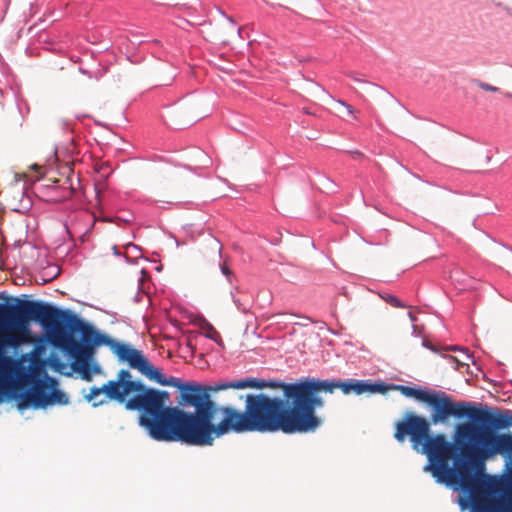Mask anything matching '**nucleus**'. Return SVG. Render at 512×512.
<instances>
[{"mask_svg":"<svg viewBox=\"0 0 512 512\" xmlns=\"http://www.w3.org/2000/svg\"><path fill=\"white\" fill-rule=\"evenodd\" d=\"M146 377L180 389L179 404L194 408V412H186L168 407L169 392L141 383L142 388L135 390L125 408L143 412L140 425L157 441L206 447L231 432L307 433L320 423L316 415L319 379L285 383L251 378L200 386L181 383L175 377L166 379L153 366Z\"/></svg>","mask_w":512,"mask_h":512,"instance_id":"obj_1","label":"nucleus"},{"mask_svg":"<svg viewBox=\"0 0 512 512\" xmlns=\"http://www.w3.org/2000/svg\"><path fill=\"white\" fill-rule=\"evenodd\" d=\"M13 300L15 304H0V324L7 326L0 332V368L11 361L5 355L6 349L16 350L33 341L31 321L40 323L50 342L73 359V370L85 381H91L93 374L100 372L99 365L91 363L95 347L100 345L108 346L119 361L127 362L145 376L152 368L141 351L100 333L70 310H61L40 301Z\"/></svg>","mask_w":512,"mask_h":512,"instance_id":"obj_2","label":"nucleus"},{"mask_svg":"<svg viewBox=\"0 0 512 512\" xmlns=\"http://www.w3.org/2000/svg\"><path fill=\"white\" fill-rule=\"evenodd\" d=\"M512 426V411L502 412L472 406L470 421L457 424L453 439L458 445L460 490L474 498L487 486L482 473L485 461L500 454L512 457V434L498 430ZM512 494V472L509 477Z\"/></svg>","mask_w":512,"mask_h":512,"instance_id":"obj_3","label":"nucleus"},{"mask_svg":"<svg viewBox=\"0 0 512 512\" xmlns=\"http://www.w3.org/2000/svg\"><path fill=\"white\" fill-rule=\"evenodd\" d=\"M430 422L414 412H406L402 419L395 423L394 438L402 443L409 437L414 449L421 446L430 464L425 467L437 482L455 486L460 489V472L458 468V445L447 441L444 434H430Z\"/></svg>","mask_w":512,"mask_h":512,"instance_id":"obj_4","label":"nucleus"},{"mask_svg":"<svg viewBox=\"0 0 512 512\" xmlns=\"http://www.w3.org/2000/svg\"><path fill=\"white\" fill-rule=\"evenodd\" d=\"M335 389H340L344 394L354 393L361 395L363 393H382L385 394L388 390L399 391L406 397L414 398L420 402H424L429 390L418 389L404 385H385L383 383L370 384L362 380H349V381H329L322 380V392L333 393Z\"/></svg>","mask_w":512,"mask_h":512,"instance_id":"obj_5","label":"nucleus"},{"mask_svg":"<svg viewBox=\"0 0 512 512\" xmlns=\"http://www.w3.org/2000/svg\"><path fill=\"white\" fill-rule=\"evenodd\" d=\"M142 388L140 381L132 380V375L128 370L122 369L117 374L116 380H109L101 387H92L85 396L88 402L94 407L105 403L104 399L98 400L101 394H105L109 400H115L119 403L128 401L127 396L134 395L135 390Z\"/></svg>","mask_w":512,"mask_h":512,"instance_id":"obj_6","label":"nucleus"},{"mask_svg":"<svg viewBox=\"0 0 512 512\" xmlns=\"http://www.w3.org/2000/svg\"><path fill=\"white\" fill-rule=\"evenodd\" d=\"M431 407L430 424L446 422L451 416L456 418L467 417L470 419L472 404L468 402H454L451 397L443 391L428 392L424 402Z\"/></svg>","mask_w":512,"mask_h":512,"instance_id":"obj_7","label":"nucleus"},{"mask_svg":"<svg viewBox=\"0 0 512 512\" xmlns=\"http://www.w3.org/2000/svg\"><path fill=\"white\" fill-rule=\"evenodd\" d=\"M24 400L34 408H46L49 405H66L67 396L58 389V382L52 377L36 381L25 394Z\"/></svg>","mask_w":512,"mask_h":512,"instance_id":"obj_8","label":"nucleus"},{"mask_svg":"<svg viewBox=\"0 0 512 512\" xmlns=\"http://www.w3.org/2000/svg\"><path fill=\"white\" fill-rule=\"evenodd\" d=\"M488 485L477 497L468 495L476 512H512V494L509 489V480L506 483L503 496L500 498L486 497Z\"/></svg>","mask_w":512,"mask_h":512,"instance_id":"obj_9","label":"nucleus"},{"mask_svg":"<svg viewBox=\"0 0 512 512\" xmlns=\"http://www.w3.org/2000/svg\"><path fill=\"white\" fill-rule=\"evenodd\" d=\"M333 105L334 113L340 118L348 121L349 117L357 120L359 111L355 110L351 105L340 101V100H331Z\"/></svg>","mask_w":512,"mask_h":512,"instance_id":"obj_10","label":"nucleus"},{"mask_svg":"<svg viewBox=\"0 0 512 512\" xmlns=\"http://www.w3.org/2000/svg\"><path fill=\"white\" fill-rule=\"evenodd\" d=\"M381 298L393 307H396V308H404L405 307V305L394 295L385 294V295H381Z\"/></svg>","mask_w":512,"mask_h":512,"instance_id":"obj_11","label":"nucleus"},{"mask_svg":"<svg viewBox=\"0 0 512 512\" xmlns=\"http://www.w3.org/2000/svg\"><path fill=\"white\" fill-rule=\"evenodd\" d=\"M210 249L212 250L215 257H218V258L221 257L222 245L220 244V242L218 240L211 239Z\"/></svg>","mask_w":512,"mask_h":512,"instance_id":"obj_12","label":"nucleus"},{"mask_svg":"<svg viewBox=\"0 0 512 512\" xmlns=\"http://www.w3.org/2000/svg\"><path fill=\"white\" fill-rule=\"evenodd\" d=\"M476 83H477V86L484 91L497 92L499 90L497 87L492 86V85L482 82V81H477Z\"/></svg>","mask_w":512,"mask_h":512,"instance_id":"obj_13","label":"nucleus"},{"mask_svg":"<svg viewBox=\"0 0 512 512\" xmlns=\"http://www.w3.org/2000/svg\"><path fill=\"white\" fill-rule=\"evenodd\" d=\"M220 267H221V271L222 273L227 277L228 281L231 282V275H232V271L229 269V267L223 263V264H220Z\"/></svg>","mask_w":512,"mask_h":512,"instance_id":"obj_14","label":"nucleus"},{"mask_svg":"<svg viewBox=\"0 0 512 512\" xmlns=\"http://www.w3.org/2000/svg\"><path fill=\"white\" fill-rule=\"evenodd\" d=\"M351 154H352V157L354 159H362V158H364L363 153H361L360 151H353V152H351Z\"/></svg>","mask_w":512,"mask_h":512,"instance_id":"obj_15","label":"nucleus"},{"mask_svg":"<svg viewBox=\"0 0 512 512\" xmlns=\"http://www.w3.org/2000/svg\"><path fill=\"white\" fill-rule=\"evenodd\" d=\"M327 189H328V191H329V192H333V191H334V189H333V184H332V182H331V181H328Z\"/></svg>","mask_w":512,"mask_h":512,"instance_id":"obj_16","label":"nucleus"},{"mask_svg":"<svg viewBox=\"0 0 512 512\" xmlns=\"http://www.w3.org/2000/svg\"><path fill=\"white\" fill-rule=\"evenodd\" d=\"M6 325L5 324H0V332L3 331L4 329H6Z\"/></svg>","mask_w":512,"mask_h":512,"instance_id":"obj_17","label":"nucleus"},{"mask_svg":"<svg viewBox=\"0 0 512 512\" xmlns=\"http://www.w3.org/2000/svg\"><path fill=\"white\" fill-rule=\"evenodd\" d=\"M32 167H33V168H35V169L40 168V167H39V166H37V165H33Z\"/></svg>","mask_w":512,"mask_h":512,"instance_id":"obj_18","label":"nucleus"},{"mask_svg":"<svg viewBox=\"0 0 512 512\" xmlns=\"http://www.w3.org/2000/svg\"><path fill=\"white\" fill-rule=\"evenodd\" d=\"M510 15L512 16V12L510 13Z\"/></svg>","mask_w":512,"mask_h":512,"instance_id":"obj_19","label":"nucleus"}]
</instances>
